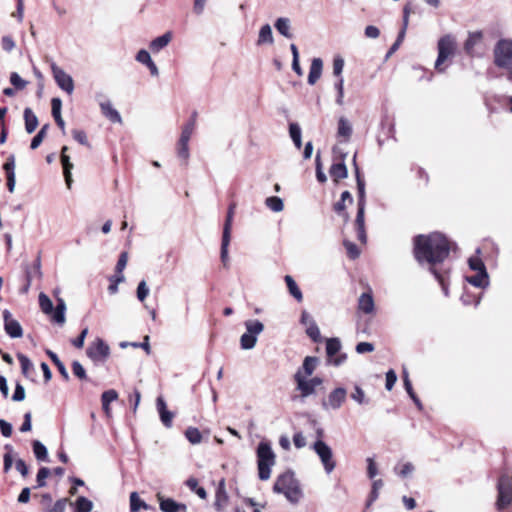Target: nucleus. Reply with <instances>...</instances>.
Instances as JSON below:
<instances>
[{
	"label": "nucleus",
	"instance_id": "obj_1",
	"mask_svg": "<svg viewBox=\"0 0 512 512\" xmlns=\"http://www.w3.org/2000/svg\"><path fill=\"white\" fill-rule=\"evenodd\" d=\"M451 249L448 239L440 233L434 232L429 235H418L414 239V255L420 263L429 265L430 272L438 280L444 294L448 295L446 275L449 269H439L438 264L444 262Z\"/></svg>",
	"mask_w": 512,
	"mask_h": 512
},
{
	"label": "nucleus",
	"instance_id": "obj_2",
	"mask_svg": "<svg viewBox=\"0 0 512 512\" xmlns=\"http://www.w3.org/2000/svg\"><path fill=\"white\" fill-rule=\"evenodd\" d=\"M355 166V175L358 189V210L355 219V226L357 231V238L363 244L367 241V235L365 231V205H366V193H365V181L360 175L359 168L356 164V155L353 158Z\"/></svg>",
	"mask_w": 512,
	"mask_h": 512
},
{
	"label": "nucleus",
	"instance_id": "obj_3",
	"mask_svg": "<svg viewBox=\"0 0 512 512\" xmlns=\"http://www.w3.org/2000/svg\"><path fill=\"white\" fill-rule=\"evenodd\" d=\"M273 491L284 494L291 503H298L302 498L299 482L290 471L278 476L274 483Z\"/></svg>",
	"mask_w": 512,
	"mask_h": 512
},
{
	"label": "nucleus",
	"instance_id": "obj_4",
	"mask_svg": "<svg viewBox=\"0 0 512 512\" xmlns=\"http://www.w3.org/2000/svg\"><path fill=\"white\" fill-rule=\"evenodd\" d=\"M258 477L266 481L271 477V469L276 464V454L270 442L261 441L256 449Z\"/></svg>",
	"mask_w": 512,
	"mask_h": 512
},
{
	"label": "nucleus",
	"instance_id": "obj_5",
	"mask_svg": "<svg viewBox=\"0 0 512 512\" xmlns=\"http://www.w3.org/2000/svg\"><path fill=\"white\" fill-rule=\"evenodd\" d=\"M246 332L240 338L241 348L250 350L255 347L257 337L264 330V325L259 320H247L245 322Z\"/></svg>",
	"mask_w": 512,
	"mask_h": 512
},
{
	"label": "nucleus",
	"instance_id": "obj_6",
	"mask_svg": "<svg viewBox=\"0 0 512 512\" xmlns=\"http://www.w3.org/2000/svg\"><path fill=\"white\" fill-rule=\"evenodd\" d=\"M494 63L500 68L512 67V40L502 39L494 48Z\"/></svg>",
	"mask_w": 512,
	"mask_h": 512
},
{
	"label": "nucleus",
	"instance_id": "obj_7",
	"mask_svg": "<svg viewBox=\"0 0 512 512\" xmlns=\"http://www.w3.org/2000/svg\"><path fill=\"white\" fill-rule=\"evenodd\" d=\"M312 449L319 457L325 472L330 474L336 467L332 449L323 440L320 439L315 441Z\"/></svg>",
	"mask_w": 512,
	"mask_h": 512
},
{
	"label": "nucleus",
	"instance_id": "obj_8",
	"mask_svg": "<svg viewBox=\"0 0 512 512\" xmlns=\"http://www.w3.org/2000/svg\"><path fill=\"white\" fill-rule=\"evenodd\" d=\"M456 48L455 40L452 36L446 35L438 41V57L435 62V69L439 72L444 71L442 64L454 54Z\"/></svg>",
	"mask_w": 512,
	"mask_h": 512
},
{
	"label": "nucleus",
	"instance_id": "obj_9",
	"mask_svg": "<svg viewBox=\"0 0 512 512\" xmlns=\"http://www.w3.org/2000/svg\"><path fill=\"white\" fill-rule=\"evenodd\" d=\"M294 380L296 383V390L300 392V397L302 399L313 395L316 388L323 383V380L320 377L308 379V377H303L301 373H295Z\"/></svg>",
	"mask_w": 512,
	"mask_h": 512
},
{
	"label": "nucleus",
	"instance_id": "obj_10",
	"mask_svg": "<svg viewBox=\"0 0 512 512\" xmlns=\"http://www.w3.org/2000/svg\"><path fill=\"white\" fill-rule=\"evenodd\" d=\"M512 503V477L504 475L498 482L497 509L503 510Z\"/></svg>",
	"mask_w": 512,
	"mask_h": 512
},
{
	"label": "nucleus",
	"instance_id": "obj_11",
	"mask_svg": "<svg viewBox=\"0 0 512 512\" xmlns=\"http://www.w3.org/2000/svg\"><path fill=\"white\" fill-rule=\"evenodd\" d=\"M86 354L94 363H103L110 355V348L101 338H97L88 346Z\"/></svg>",
	"mask_w": 512,
	"mask_h": 512
},
{
	"label": "nucleus",
	"instance_id": "obj_12",
	"mask_svg": "<svg viewBox=\"0 0 512 512\" xmlns=\"http://www.w3.org/2000/svg\"><path fill=\"white\" fill-rule=\"evenodd\" d=\"M347 397V391L343 387L332 390L326 399L322 401L324 410H338L341 408Z\"/></svg>",
	"mask_w": 512,
	"mask_h": 512
},
{
	"label": "nucleus",
	"instance_id": "obj_13",
	"mask_svg": "<svg viewBox=\"0 0 512 512\" xmlns=\"http://www.w3.org/2000/svg\"><path fill=\"white\" fill-rule=\"evenodd\" d=\"M341 342L338 338H330L326 342V353L329 364L340 366L346 360V354H339Z\"/></svg>",
	"mask_w": 512,
	"mask_h": 512
},
{
	"label": "nucleus",
	"instance_id": "obj_14",
	"mask_svg": "<svg viewBox=\"0 0 512 512\" xmlns=\"http://www.w3.org/2000/svg\"><path fill=\"white\" fill-rule=\"evenodd\" d=\"M51 70L57 85L69 95L72 94L74 91V81L72 77L54 62L51 64Z\"/></svg>",
	"mask_w": 512,
	"mask_h": 512
},
{
	"label": "nucleus",
	"instance_id": "obj_15",
	"mask_svg": "<svg viewBox=\"0 0 512 512\" xmlns=\"http://www.w3.org/2000/svg\"><path fill=\"white\" fill-rule=\"evenodd\" d=\"M4 329L11 338H20L23 335V329L20 323L12 317L9 310L3 311Z\"/></svg>",
	"mask_w": 512,
	"mask_h": 512
},
{
	"label": "nucleus",
	"instance_id": "obj_16",
	"mask_svg": "<svg viewBox=\"0 0 512 512\" xmlns=\"http://www.w3.org/2000/svg\"><path fill=\"white\" fill-rule=\"evenodd\" d=\"M157 499L163 512H186V505L178 503L172 498H164L161 494H157Z\"/></svg>",
	"mask_w": 512,
	"mask_h": 512
},
{
	"label": "nucleus",
	"instance_id": "obj_17",
	"mask_svg": "<svg viewBox=\"0 0 512 512\" xmlns=\"http://www.w3.org/2000/svg\"><path fill=\"white\" fill-rule=\"evenodd\" d=\"M228 494L226 491L225 479H221L215 494L214 506L218 511H222L228 504Z\"/></svg>",
	"mask_w": 512,
	"mask_h": 512
},
{
	"label": "nucleus",
	"instance_id": "obj_18",
	"mask_svg": "<svg viewBox=\"0 0 512 512\" xmlns=\"http://www.w3.org/2000/svg\"><path fill=\"white\" fill-rule=\"evenodd\" d=\"M102 114L113 123H122L120 113L113 108L110 100H103L99 102Z\"/></svg>",
	"mask_w": 512,
	"mask_h": 512
},
{
	"label": "nucleus",
	"instance_id": "obj_19",
	"mask_svg": "<svg viewBox=\"0 0 512 512\" xmlns=\"http://www.w3.org/2000/svg\"><path fill=\"white\" fill-rule=\"evenodd\" d=\"M157 410L160 415V419L164 426L171 427L173 414L167 410L166 403L162 397H158L156 400Z\"/></svg>",
	"mask_w": 512,
	"mask_h": 512
},
{
	"label": "nucleus",
	"instance_id": "obj_20",
	"mask_svg": "<svg viewBox=\"0 0 512 512\" xmlns=\"http://www.w3.org/2000/svg\"><path fill=\"white\" fill-rule=\"evenodd\" d=\"M323 62L320 58H314L310 65L308 83L314 85L322 75Z\"/></svg>",
	"mask_w": 512,
	"mask_h": 512
},
{
	"label": "nucleus",
	"instance_id": "obj_21",
	"mask_svg": "<svg viewBox=\"0 0 512 512\" xmlns=\"http://www.w3.org/2000/svg\"><path fill=\"white\" fill-rule=\"evenodd\" d=\"M318 364V358L313 356H307L304 358L302 367L297 370L296 373H301L303 377H309L316 370Z\"/></svg>",
	"mask_w": 512,
	"mask_h": 512
},
{
	"label": "nucleus",
	"instance_id": "obj_22",
	"mask_svg": "<svg viewBox=\"0 0 512 512\" xmlns=\"http://www.w3.org/2000/svg\"><path fill=\"white\" fill-rule=\"evenodd\" d=\"M24 271L26 281L32 282L36 278L40 279L42 277L40 256L37 257L33 266L26 265Z\"/></svg>",
	"mask_w": 512,
	"mask_h": 512
},
{
	"label": "nucleus",
	"instance_id": "obj_23",
	"mask_svg": "<svg viewBox=\"0 0 512 512\" xmlns=\"http://www.w3.org/2000/svg\"><path fill=\"white\" fill-rule=\"evenodd\" d=\"M482 41V33L480 31L469 33L464 44V50L470 56L474 55V48Z\"/></svg>",
	"mask_w": 512,
	"mask_h": 512
},
{
	"label": "nucleus",
	"instance_id": "obj_24",
	"mask_svg": "<svg viewBox=\"0 0 512 512\" xmlns=\"http://www.w3.org/2000/svg\"><path fill=\"white\" fill-rule=\"evenodd\" d=\"M25 130L28 134L33 133L38 126V118L31 108L24 109Z\"/></svg>",
	"mask_w": 512,
	"mask_h": 512
},
{
	"label": "nucleus",
	"instance_id": "obj_25",
	"mask_svg": "<svg viewBox=\"0 0 512 512\" xmlns=\"http://www.w3.org/2000/svg\"><path fill=\"white\" fill-rule=\"evenodd\" d=\"M171 39H172V33L166 32L163 35L152 40L150 42L149 47L152 50V52L157 53L160 50H162L163 48H165L170 43Z\"/></svg>",
	"mask_w": 512,
	"mask_h": 512
},
{
	"label": "nucleus",
	"instance_id": "obj_26",
	"mask_svg": "<svg viewBox=\"0 0 512 512\" xmlns=\"http://www.w3.org/2000/svg\"><path fill=\"white\" fill-rule=\"evenodd\" d=\"M276 30L284 37L290 39L293 37L291 33V21L289 18L280 17L275 21L274 24Z\"/></svg>",
	"mask_w": 512,
	"mask_h": 512
},
{
	"label": "nucleus",
	"instance_id": "obj_27",
	"mask_svg": "<svg viewBox=\"0 0 512 512\" xmlns=\"http://www.w3.org/2000/svg\"><path fill=\"white\" fill-rule=\"evenodd\" d=\"M118 393L114 389L107 390L102 393L101 402L105 414L109 417L111 415L110 403L117 400Z\"/></svg>",
	"mask_w": 512,
	"mask_h": 512
},
{
	"label": "nucleus",
	"instance_id": "obj_28",
	"mask_svg": "<svg viewBox=\"0 0 512 512\" xmlns=\"http://www.w3.org/2000/svg\"><path fill=\"white\" fill-rule=\"evenodd\" d=\"M358 308L365 314H370L374 310V300L370 293H363L358 300Z\"/></svg>",
	"mask_w": 512,
	"mask_h": 512
},
{
	"label": "nucleus",
	"instance_id": "obj_29",
	"mask_svg": "<svg viewBox=\"0 0 512 512\" xmlns=\"http://www.w3.org/2000/svg\"><path fill=\"white\" fill-rule=\"evenodd\" d=\"M329 173L334 181L338 182L341 179H344L348 175L347 167L344 162L334 163L330 167Z\"/></svg>",
	"mask_w": 512,
	"mask_h": 512
},
{
	"label": "nucleus",
	"instance_id": "obj_30",
	"mask_svg": "<svg viewBox=\"0 0 512 512\" xmlns=\"http://www.w3.org/2000/svg\"><path fill=\"white\" fill-rule=\"evenodd\" d=\"M61 163L63 166V174L65 177L67 188L70 189L72 184L71 170L73 168V164L70 162V157L64 153H61Z\"/></svg>",
	"mask_w": 512,
	"mask_h": 512
},
{
	"label": "nucleus",
	"instance_id": "obj_31",
	"mask_svg": "<svg viewBox=\"0 0 512 512\" xmlns=\"http://www.w3.org/2000/svg\"><path fill=\"white\" fill-rule=\"evenodd\" d=\"M466 280L475 287L484 288L489 284L486 270H481V272H477L476 275L467 277Z\"/></svg>",
	"mask_w": 512,
	"mask_h": 512
},
{
	"label": "nucleus",
	"instance_id": "obj_32",
	"mask_svg": "<svg viewBox=\"0 0 512 512\" xmlns=\"http://www.w3.org/2000/svg\"><path fill=\"white\" fill-rule=\"evenodd\" d=\"M337 134L339 137H343L345 140H348L352 135V125L344 117H340L338 120Z\"/></svg>",
	"mask_w": 512,
	"mask_h": 512
},
{
	"label": "nucleus",
	"instance_id": "obj_33",
	"mask_svg": "<svg viewBox=\"0 0 512 512\" xmlns=\"http://www.w3.org/2000/svg\"><path fill=\"white\" fill-rule=\"evenodd\" d=\"M408 9L407 7L404 9V19H403V28L401 29V31L399 32V35L395 41V43L391 46L390 50H389V53L388 55L394 53L400 46V44L402 43L404 37H405V33H406V28L408 26Z\"/></svg>",
	"mask_w": 512,
	"mask_h": 512
},
{
	"label": "nucleus",
	"instance_id": "obj_34",
	"mask_svg": "<svg viewBox=\"0 0 512 512\" xmlns=\"http://www.w3.org/2000/svg\"><path fill=\"white\" fill-rule=\"evenodd\" d=\"M33 453L35 458L38 461H47L48 460V451L45 445L39 440H34L32 442Z\"/></svg>",
	"mask_w": 512,
	"mask_h": 512
},
{
	"label": "nucleus",
	"instance_id": "obj_35",
	"mask_svg": "<svg viewBox=\"0 0 512 512\" xmlns=\"http://www.w3.org/2000/svg\"><path fill=\"white\" fill-rule=\"evenodd\" d=\"M274 41L272 29L269 24H265L260 28L257 44L261 45L264 43L272 44Z\"/></svg>",
	"mask_w": 512,
	"mask_h": 512
},
{
	"label": "nucleus",
	"instance_id": "obj_36",
	"mask_svg": "<svg viewBox=\"0 0 512 512\" xmlns=\"http://www.w3.org/2000/svg\"><path fill=\"white\" fill-rule=\"evenodd\" d=\"M65 310H66V305H65L64 300L59 299L58 303L56 305V308L53 309V312H52L53 320L56 323L63 324L65 322Z\"/></svg>",
	"mask_w": 512,
	"mask_h": 512
},
{
	"label": "nucleus",
	"instance_id": "obj_37",
	"mask_svg": "<svg viewBox=\"0 0 512 512\" xmlns=\"http://www.w3.org/2000/svg\"><path fill=\"white\" fill-rule=\"evenodd\" d=\"M195 125H196V113H193L189 122L186 123L182 129V132L180 135V140L189 141L191 138V135L194 132Z\"/></svg>",
	"mask_w": 512,
	"mask_h": 512
},
{
	"label": "nucleus",
	"instance_id": "obj_38",
	"mask_svg": "<svg viewBox=\"0 0 512 512\" xmlns=\"http://www.w3.org/2000/svg\"><path fill=\"white\" fill-rule=\"evenodd\" d=\"M234 210H235V204L230 205L228 208V211H227L226 220H225L224 227H223L222 237L231 238V229H232Z\"/></svg>",
	"mask_w": 512,
	"mask_h": 512
},
{
	"label": "nucleus",
	"instance_id": "obj_39",
	"mask_svg": "<svg viewBox=\"0 0 512 512\" xmlns=\"http://www.w3.org/2000/svg\"><path fill=\"white\" fill-rule=\"evenodd\" d=\"M46 354L49 356V358L51 359V361L55 364V366L57 367L59 373L61 374V376L65 379V380H68L69 379V374L65 368V365L63 364V362L58 358V356L51 350H47L46 351Z\"/></svg>",
	"mask_w": 512,
	"mask_h": 512
},
{
	"label": "nucleus",
	"instance_id": "obj_40",
	"mask_svg": "<svg viewBox=\"0 0 512 512\" xmlns=\"http://www.w3.org/2000/svg\"><path fill=\"white\" fill-rule=\"evenodd\" d=\"M285 282L287 284V287L289 289V292L290 294L298 301H302L303 299V296H302V292L300 291V289L298 288L296 282L294 281V279L290 276V275H286L285 276Z\"/></svg>",
	"mask_w": 512,
	"mask_h": 512
},
{
	"label": "nucleus",
	"instance_id": "obj_41",
	"mask_svg": "<svg viewBox=\"0 0 512 512\" xmlns=\"http://www.w3.org/2000/svg\"><path fill=\"white\" fill-rule=\"evenodd\" d=\"M93 503L84 496H80L75 501V512H91Z\"/></svg>",
	"mask_w": 512,
	"mask_h": 512
},
{
	"label": "nucleus",
	"instance_id": "obj_42",
	"mask_svg": "<svg viewBox=\"0 0 512 512\" xmlns=\"http://www.w3.org/2000/svg\"><path fill=\"white\" fill-rule=\"evenodd\" d=\"M141 508L148 509L149 506L139 498V495L137 492H132L130 494V511L137 512Z\"/></svg>",
	"mask_w": 512,
	"mask_h": 512
},
{
	"label": "nucleus",
	"instance_id": "obj_43",
	"mask_svg": "<svg viewBox=\"0 0 512 512\" xmlns=\"http://www.w3.org/2000/svg\"><path fill=\"white\" fill-rule=\"evenodd\" d=\"M17 358L20 362L22 373L26 377H28L30 375V373L34 370L33 363L30 361V359L26 355H24L22 353H18Z\"/></svg>",
	"mask_w": 512,
	"mask_h": 512
},
{
	"label": "nucleus",
	"instance_id": "obj_44",
	"mask_svg": "<svg viewBox=\"0 0 512 512\" xmlns=\"http://www.w3.org/2000/svg\"><path fill=\"white\" fill-rule=\"evenodd\" d=\"M289 133L290 137L293 140L295 146L300 149L302 146V140H301V129L298 124L291 123L289 126Z\"/></svg>",
	"mask_w": 512,
	"mask_h": 512
},
{
	"label": "nucleus",
	"instance_id": "obj_45",
	"mask_svg": "<svg viewBox=\"0 0 512 512\" xmlns=\"http://www.w3.org/2000/svg\"><path fill=\"white\" fill-rule=\"evenodd\" d=\"M185 436L191 444H199L202 440L201 432L195 427H189L185 431Z\"/></svg>",
	"mask_w": 512,
	"mask_h": 512
},
{
	"label": "nucleus",
	"instance_id": "obj_46",
	"mask_svg": "<svg viewBox=\"0 0 512 512\" xmlns=\"http://www.w3.org/2000/svg\"><path fill=\"white\" fill-rule=\"evenodd\" d=\"M266 205L270 210L274 212H280L284 208L283 201L281 200V198L276 196L268 197L266 199Z\"/></svg>",
	"mask_w": 512,
	"mask_h": 512
},
{
	"label": "nucleus",
	"instance_id": "obj_47",
	"mask_svg": "<svg viewBox=\"0 0 512 512\" xmlns=\"http://www.w3.org/2000/svg\"><path fill=\"white\" fill-rule=\"evenodd\" d=\"M39 305L45 314H51L53 312V303L44 293H40L39 295Z\"/></svg>",
	"mask_w": 512,
	"mask_h": 512
},
{
	"label": "nucleus",
	"instance_id": "obj_48",
	"mask_svg": "<svg viewBox=\"0 0 512 512\" xmlns=\"http://www.w3.org/2000/svg\"><path fill=\"white\" fill-rule=\"evenodd\" d=\"M67 503V498L59 499L53 505L44 508L43 512H65Z\"/></svg>",
	"mask_w": 512,
	"mask_h": 512
},
{
	"label": "nucleus",
	"instance_id": "obj_49",
	"mask_svg": "<svg viewBox=\"0 0 512 512\" xmlns=\"http://www.w3.org/2000/svg\"><path fill=\"white\" fill-rule=\"evenodd\" d=\"M334 88L337 91V98L336 103L339 106H342L344 104V79L343 77H340L336 83L334 84Z\"/></svg>",
	"mask_w": 512,
	"mask_h": 512
},
{
	"label": "nucleus",
	"instance_id": "obj_50",
	"mask_svg": "<svg viewBox=\"0 0 512 512\" xmlns=\"http://www.w3.org/2000/svg\"><path fill=\"white\" fill-rule=\"evenodd\" d=\"M189 141L180 140L178 141L177 154L178 157L182 158L185 162L189 158Z\"/></svg>",
	"mask_w": 512,
	"mask_h": 512
},
{
	"label": "nucleus",
	"instance_id": "obj_51",
	"mask_svg": "<svg viewBox=\"0 0 512 512\" xmlns=\"http://www.w3.org/2000/svg\"><path fill=\"white\" fill-rule=\"evenodd\" d=\"M50 475V469L47 467H41L37 473L36 482L37 487L41 488L46 486V479Z\"/></svg>",
	"mask_w": 512,
	"mask_h": 512
},
{
	"label": "nucleus",
	"instance_id": "obj_52",
	"mask_svg": "<svg viewBox=\"0 0 512 512\" xmlns=\"http://www.w3.org/2000/svg\"><path fill=\"white\" fill-rule=\"evenodd\" d=\"M382 487H383V481L381 479L373 481V483H372V490H371L370 498H369V501H368L367 505H370L371 503H373L378 498L379 490Z\"/></svg>",
	"mask_w": 512,
	"mask_h": 512
},
{
	"label": "nucleus",
	"instance_id": "obj_53",
	"mask_svg": "<svg viewBox=\"0 0 512 512\" xmlns=\"http://www.w3.org/2000/svg\"><path fill=\"white\" fill-rule=\"evenodd\" d=\"M231 238L222 237V243H221V261L224 264V266H227L229 262L228 257V247L230 244Z\"/></svg>",
	"mask_w": 512,
	"mask_h": 512
},
{
	"label": "nucleus",
	"instance_id": "obj_54",
	"mask_svg": "<svg viewBox=\"0 0 512 512\" xmlns=\"http://www.w3.org/2000/svg\"><path fill=\"white\" fill-rule=\"evenodd\" d=\"M351 398L356 401L358 404H366L368 400L366 399L365 392L360 386H355L354 392L351 394Z\"/></svg>",
	"mask_w": 512,
	"mask_h": 512
},
{
	"label": "nucleus",
	"instance_id": "obj_55",
	"mask_svg": "<svg viewBox=\"0 0 512 512\" xmlns=\"http://www.w3.org/2000/svg\"><path fill=\"white\" fill-rule=\"evenodd\" d=\"M306 333L315 342L320 338V330L315 322H311L306 326Z\"/></svg>",
	"mask_w": 512,
	"mask_h": 512
},
{
	"label": "nucleus",
	"instance_id": "obj_56",
	"mask_svg": "<svg viewBox=\"0 0 512 512\" xmlns=\"http://www.w3.org/2000/svg\"><path fill=\"white\" fill-rule=\"evenodd\" d=\"M343 244H344V246L346 248L348 256L351 259H356V258L359 257L360 250L358 249V247L354 243H352V242H350L348 240H345Z\"/></svg>",
	"mask_w": 512,
	"mask_h": 512
},
{
	"label": "nucleus",
	"instance_id": "obj_57",
	"mask_svg": "<svg viewBox=\"0 0 512 512\" xmlns=\"http://www.w3.org/2000/svg\"><path fill=\"white\" fill-rule=\"evenodd\" d=\"M10 82L16 89H24L27 85V82L23 80L18 73L12 72L10 75Z\"/></svg>",
	"mask_w": 512,
	"mask_h": 512
},
{
	"label": "nucleus",
	"instance_id": "obj_58",
	"mask_svg": "<svg viewBox=\"0 0 512 512\" xmlns=\"http://www.w3.org/2000/svg\"><path fill=\"white\" fill-rule=\"evenodd\" d=\"M73 374L81 380L87 378L86 371L83 365L79 361H73L72 363Z\"/></svg>",
	"mask_w": 512,
	"mask_h": 512
},
{
	"label": "nucleus",
	"instance_id": "obj_59",
	"mask_svg": "<svg viewBox=\"0 0 512 512\" xmlns=\"http://www.w3.org/2000/svg\"><path fill=\"white\" fill-rule=\"evenodd\" d=\"M148 294H149V289L147 287L146 281L145 280L140 281L138 284V287H137L138 300L143 302L146 299V297L148 296Z\"/></svg>",
	"mask_w": 512,
	"mask_h": 512
},
{
	"label": "nucleus",
	"instance_id": "obj_60",
	"mask_svg": "<svg viewBox=\"0 0 512 512\" xmlns=\"http://www.w3.org/2000/svg\"><path fill=\"white\" fill-rule=\"evenodd\" d=\"M468 264H469V267L476 272H481V270H486L483 261L479 257L469 258Z\"/></svg>",
	"mask_w": 512,
	"mask_h": 512
},
{
	"label": "nucleus",
	"instance_id": "obj_61",
	"mask_svg": "<svg viewBox=\"0 0 512 512\" xmlns=\"http://www.w3.org/2000/svg\"><path fill=\"white\" fill-rule=\"evenodd\" d=\"M3 169L6 172V176H15V156L10 155L3 165Z\"/></svg>",
	"mask_w": 512,
	"mask_h": 512
},
{
	"label": "nucleus",
	"instance_id": "obj_62",
	"mask_svg": "<svg viewBox=\"0 0 512 512\" xmlns=\"http://www.w3.org/2000/svg\"><path fill=\"white\" fill-rule=\"evenodd\" d=\"M397 381V375L393 369H390L386 373V384L385 387L388 391L392 390Z\"/></svg>",
	"mask_w": 512,
	"mask_h": 512
},
{
	"label": "nucleus",
	"instance_id": "obj_63",
	"mask_svg": "<svg viewBox=\"0 0 512 512\" xmlns=\"http://www.w3.org/2000/svg\"><path fill=\"white\" fill-rule=\"evenodd\" d=\"M344 68V59L341 57H335L333 60V74L341 77Z\"/></svg>",
	"mask_w": 512,
	"mask_h": 512
},
{
	"label": "nucleus",
	"instance_id": "obj_64",
	"mask_svg": "<svg viewBox=\"0 0 512 512\" xmlns=\"http://www.w3.org/2000/svg\"><path fill=\"white\" fill-rule=\"evenodd\" d=\"M1 46L4 51L11 52L15 48L16 44L11 36H3L1 39Z\"/></svg>",
	"mask_w": 512,
	"mask_h": 512
}]
</instances>
